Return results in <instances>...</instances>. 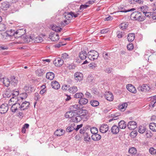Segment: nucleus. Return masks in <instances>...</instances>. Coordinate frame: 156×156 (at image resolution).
<instances>
[{"instance_id": "obj_1", "label": "nucleus", "mask_w": 156, "mask_h": 156, "mask_svg": "<svg viewBox=\"0 0 156 156\" xmlns=\"http://www.w3.org/2000/svg\"><path fill=\"white\" fill-rule=\"evenodd\" d=\"M130 17L134 20L139 22L143 21L145 19V16H144L143 13L138 11L133 12L131 14Z\"/></svg>"}, {"instance_id": "obj_2", "label": "nucleus", "mask_w": 156, "mask_h": 156, "mask_svg": "<svg viewBox=\"0 0 156 156\" xmlns=\"http://www.w3.org/2000/svg\"><path fill=\"white\" fill-rule=\"evenodd\" d=\"M43 39L42 38L38 36L37 34H31L30 36V42L32 43H39L43 41Z\"/></svg>"}, {"instance_id": "obj_3", "label": "nucleus", "mask_w": 156, "mask_h": 156, "mask_svg": "<svg viewBox=\"0 0 156 156\" xmlns=\"http://www.w3.org/2000/svg\"><path fill=\"white\" fill-rule=\"evenodd\" d=\"M98 56V53L94 50H90L87 53L88 58L91 60H94L97 59Z\"/></svg>"}, {"instance_id": "obj_4", "label": "nucleus", "mask_w": 156, "mask_h": 156, "mask_svg": "<svg viewBox=\"0 0 156 156\" xmlns=\"http://www.w3.org/2000/svg\"><path fill=\"white\" fill-rule=\"evenodd\" d=\"M74 111V113H76L77 115H80L81 117L86 116L88 113L87 110L84 109H79Z\"/></svg>"}, {"instance_id": "obj_5", "label": "nucleus", "mask_w": 156, "mask_h": 156, "mask_svg": "<svg viewBox=\"0 0 156 156\" xmlns=\"http://www.w3.org/2000/svg\"><path fill=\"white\" fill-rule=\"evenodd\" d=\"M55 66L58 67L61 66L63 64L64 61L60 58L55 59L53 62Z\"/></svg>"}, {"instance_id": "obj_6", "label": "nucleus", "mask_w": 156, "mask_h": 156, "mask_svg": "<svg viewBox=\"0 0 156 156\" xmlns=\"http://www.w3.org/2000/svg\"><path fill=\"white\" fill-rule=\"evenodd\" d=\"M25 30L23 29H20L15 32V37L18 38L22 36L25 34Z\"/></svg>"}, {"instance_id": "obj_7", "label": "nucleus", "mask_w": 156, "mask_h": 156, "mask_svg": "<svg viewBox=\"0 0 156 156\" xmlns=\"http://www.w3.org/2000/svg\"><path fill=\"white\" fill-rule=\"evenodd\" d=\"M127 126L129 129H134L137 127L136 123L134 121H131L128 122Z\"/></svg>"}, {"instance_id": "obj_8", "label": "nucleus", "mask_w": 156, "mask_h": 156, "mask_svg": "<svg viewBox=\"0 0 156 156\" xmlns=\"http://www.w3.org/2000/svg\"><path fill=\"white\" fill-rule=\"evenodd\" d=\"M49 37L51 40L53 41H57L59 39L58 34L55 33H51Z\"/></svg>"}, {"instance_id": "obj_9", "label": "nucleus", "mask_w": 156, "mask_h": 156, "mask_svg": "<svg viewBox=\"0 0 156 156\" xmlns=\"http://www.w3.org/2000/svg\"><path fill=\"white\" fill-rule=\"evenodd\" d=\"M75 80L77 81H80L83 79V74L80 72H76L74 74Z\"/></svg>"}, {"instance_id": "obj_10", "label": "nucleus", "mask_w": 156, "mask_h": 156, "mask_svg": "<svg viewBox=\"0 0 156 156\" xmlns=\"http://www.w3.org/2000/svg\"><path fill=\"white\" fill-rule=\"evenodd\" d=\"M109 129V126L107 124H103L100 128V131L102 133H105L107 132Z\"/></svg>"}, {"instance_id": "obj_11", "label": "nucleus", "mask_w": 156, "mask_h": 156, "mask_svg": "<svg viewBox=\"0 0 156 156\" xmlns=\"http://www.w3.org/2000/svg\"><path fill=\"white\" fill-rule=\"evenodd\" d=\"M105 98L108 101H112L114 99V96L112 93L110 91L106 93Z\"/></svg>"}, {"instance_id": "obj_12", "label": "nucleus", "mask_w": 156, "mask_h": 156, "mask_svg": "<svg viewBox=\"0 0 156 156\" xmlns=\"http://www.w3.org/2000/svg\"><path fill=\"white\" fill-rule=\"evenodd\" d=\"M126 88L129 91L133 93H135L136 92V90L135 87L131 84L127 85Z\"/></svg>"}, {"instance_id": "obj_13", "label": "nucleus", "mask_w": 156, "mask_h": 156, "mask_svg": "<svg viewBox=\"0 0 156 156\" xmlns=\"http://www.w3.org/2000/svg\"><path fill=\"white\" fill-rule=\"evenodd\" d=\"M12 94L11 90L9 89H7L4 92L3 97L5 98H9L11 96Z\"/></svg>"}, {"instance_id": "obj_14", "label": "nucleus", "mask_w": 156, "mask_h": 156, "mask_svg": "<svg viewBox=\"0 0 156 156\" xmlns=\"http://www.w3.org/2000/svg\"><path fill=\"white\" fill-rule=\"evenodd\" d=\"M29 105V102L25 101L22 103L20 107V104L19 103H17L13 104V105L11 107H13V106H16V107H27Z\"/></svg>"}, {"instance_id": "obj_15", "label": "nucleus", "mask_w": 156, "mask_h": 156, "mask_svg": "<svg viewBox=\"0 0 156 156\" xmlns=\"http://www.w3.org/2000/svg\"><path fill=\"white\" fill-rule=\"evenodd\" d=\"M151 101L148 106H149V107H151V106L153 107L156 106V95L151 97Z\"/></svg>"}, {"instance_id": "obj_16", "label": "nucleus", "mask_w": 156, "mask_h": 156, "mask_svg": "<svg viewBox=\"0 0 156 156\" xmlns=\"http://www.w3.org/2000/svg\"><path fill=\"white\" fill-rule=\"evenodd\" d=\"M119 128L117 126L114 125L111 128V132L113 134H117L119 132Z\"/></svg>"}, {"instance_id": "obj_17", "label": "nucleus", "mask_w": 156, "mask_h": 156, "mask_svg": "<svg viewBox=\"0 0 156 156\" xmlns=\"http://www.w3.org/2000/svg\"><path fill=\"white\" fill-rule=\"evenodd\" d=\"M51 86L53 89H58L60 87L59 83L56 81H53L51 82Z\"/></svg>"}, {"instance_id": "obj_18", "label": "nucleus", "mask_w": 156, "mask_h": 156, "mask_svg": "<svg viewBox=\"0 0 156 156\" xmlns=\"http://www.w3.org/2000/svg\"><path fill=\"white\" fill-rule=\"evenodd\" d=\"M45 72L43 69L41 68L38 69L35 71V73L38 76H42Z\"/></svg>"}, {"instance_id": "obj_19", "label": "nucleus", "mask_w": 156, "mask_h": 156, "mask_svg": "<svg viewBox=\"0 0 156 156\" xmlns=\"http://www.w3.org/2000/svg\"><path fill=\"white\" fill-rule=\"evenodd\" d=\"M10 4L9 2H5L2 3L1 8L4 10H7L9 7Z\"/></svg>"}, {"instance_id": "obj_20", "label": "nucleus", "mask_w": 156, "mask_h": 156, "mask_svg": "<svg viewBox=\"0 0 156 156\" xmlns=\"http://www.w3.org/2000/svg\"><path fill=\"white\" fill-rule=\"evenodd\" d=\"M2 82L4 85L7 87H8L10 83V81L9 79L6 77H3V79Z\"/></svg>"}, {"instance_id": "obj_21", "label": "nucleus", "mask_w": 156, "mask_h": 156, "mask_svg": "<svg viewBox=\"0 0 156 156\" xmlns=\"http://www.w3.org/2000/svg\"><path fill=\"white\" fill-rule=\"evenodd\" d=\"M10 83L12 85L14 86L17 85L18 80L15 76H13L11 78Z\"/></svg>"}, {"instance_id": "obj_22", "label": "nucleus", "mask_w": 156, "mask_h": 156, "mask_svg": "<svg viewBox=\"0 0 156 156\" xmlns=\"http://www.w3.org/2000/svg\"><path fill=\"white\" fill-rule=\"evenodd\" d=\"M46 77L47 79L51 80L54 78L55 74L52 72H48L47 73Z\"/></svg>"}, {"instance_id": "obj_23", "label": "nucleus", "mask_w": 156, "mask_h": 156, "mask_svg": "<svg viewBox=\"0 0 156 156\" xmlns=\"http://www.w3.org/2000/svg\"><path fill=\"white\" fill-rule=\"evenodd\" d=\"M92 139L94 141H98L101 139V136L98 133L93 134L91 136Z\"/></svg>"}, {"instance_id": "obj_24", "label": "nucleus", "mask_w": 156, "mask_h": 156, "mask_svg": "<svg viewBox=\"0 0 156 156\" xmlns=\"http://www.w3.org/2000/svg\"><path fill=\"white\" fill-rule=\"evenodd\" d=\"M118 126L121 129H124L126 127V124L123 120L120 121L118 123Z\"/></svg>"}, {"instance_id": "obj_25", "label": "nucleus", "mask_w": 156, "mask_h": 156, "mask_svg": "<svg viewBox=\"0 0 156 156\" xmlns=\"http://www.w3.org/2000/svg\"><path fill=\"white\" fill-rule=\"evenodd\" d=\"M87 53L85 51H81L79 54V56L82 60L85 59L87 57Z\"/></svg>"}, {"instance_id": "obj_26", "label": "nucleus", "mask_w": 156, "mask_h": 156, "mask_svg": "<svg viewBox=\"0 0 156 156\" xmlns=\"http://www.w3.org/2000/svg\"><path fill=\"white\" fill-rule=\"evenodd\" d=\"M12 97L10 100L11 101H12V99L14 98H16L17 96L19 94V90H13L12 91Z\"/></svg>"}, {"instance_id": "obj_27", "label": "nucleus", "mask_w": 156, "mask_h": 156, "mask_svg": "<svg viewBox=\"0 0 156 156\" xmlns=\"http://www.w3.org/2000/svg\"><path fill=\"white\" fill-rule=\"evenodd\" d=\"M76 116H74L72 117V120L73 122H77L80 121L82 119H83V117H81L80 115H78Z\"/></svg>"}, {"instance_id": "obj_28", "label": "nucleus", "mask_w": 156, "mask_h": 156, "mask_svg": "<svg viewBox=\"0 0 156 156\" xmlns=\"http://www.w3.org/2000/svg\"><path fill=\"white\" fill-rule=\"evenodd\" d=\"M127 38L129 41L132 42L133 41L135 38V34L133 33L128 34Z\"/></svg>"}, {"instance_id": "obj_29", "label": "nucleus", "mask_w": 156, "mask_h": 156, "mask_svg": "<svg viewBox=\"0 0 156 156\" xmlns=\"http://www.w3.org/2000/svg\"><path fill=\"white\" fill-rule=\"evenodd\" d=\"M63 16L67 20L69 19L70 18H72L71 12H65V13L63 14Z\"/></svg>"}, {"instance_id": "obj_30", "label": "nucleus", "mask_w": 156, "mask_h": 156, "mask_svg": "<svg viewBox=\"0 0 156 156\" xmlns=\"http://www.w3.org/2000/svg\"><path fill=\"white\" fill-rule=\"evenodd\" d=\"M88 102V100L87 99L83 98H80L79 101V103L80 105H85Z\"/></svg>"}, {"instance_id": "obj_31", "label": "nucleus", "mask_w": 156, "mask_h": 156, "mask_svg": "<svg viewBox=\"0 0 156 156\" xmlns=\"http://www.w3.org/2000/svg\"><path fill=\"white\" fill-rule=\"evenodd\" d=\"M75 125V124L73 123L69 126L66 129V131L68 132H70L73 131L75 129L74 128Z\"/></svg>"}, {"instance_id": "obj_32", "label": "nucleus", "mask_w": 156, "mask_h": 156, "mask_svg": "<svg viewBox=\"0 0 156 156\" xmlns=\"http://www.w3.org/2000/svg\"><path fill=\"white\" fill-rule=\"evenodd\" d=\"M150 129L153 131H156V123L152 122L149 125Z\"/></svg>"}, {"instance_id": "obj_33", "label": "nucleus", "mask_w": 156, "mask_h": 156, "mask_svg": "<svg viewBox=\"0 0 156 156\" xmlns=\"http://www.w3.org/2000/svg\"><path fill=\"white\" fill-rule=\"evenodd\" d=\"M64 133L63 130L62 129H58L55 132V134L57 136H60L62 135Z\"/></svg>"}, {"instance_id": "obj_34", "label": "nucleus", "mask_w": 156, "mask_h": 156, "mask_svg": "<svg viewBox=\"0 0 156 156\" xmlns=\"http://www.w3.org/2000/svg\"><path fill=\"white\" fill-rule=\"evenodd\" d=\"M84 137V141L87 142H89L90 140V138L89 135H88V133H84L83 135Z\"/></svg>"}, {"instance_id": "obj_35", "label": "nucleus", "mask_w": 156, "mask_h": 156, "mask_svg": "<svg viewBox=\"0 0 156 156\" xmlns=\"http://www.w3.org/2000/svg\"><path fill=\"white\" fill-rule=\"evenodd\" d=\"M70 93H74L77 91V87L76 86H73L68 89Z\"/></svg>"}, {"instance_id": "obj_36", "label": "nucleus", "mask_w": 156, "mask_h": 156, "mask_svg": "<svg viewBox=\"0 0 156 156\" xmlns=\"http://www.w3.org/2000/svg\"><path fill=\"white\" fill-rule=\"evenodd\" d=\"M52 29L53 30L56 32H60L62 30V28L59 27L56 25H53L52 27Z\"/></svg>"}, {"instance_id": "obj_37", "label": "nucleus", "mask_w": 156, "mask_h": 156, "mask_svg": "<svg viewBox=\"0 0 156 156\" xmlns=\"http://www.w3.org/2000/svg\"><path fill=\"white\" fill-rule=\"evenodd\" d=\"M129 152L131 154H134L136 153L137 151L135 148L132 147L129 149Z\"/></svg>"}, {"instance_id": "obj_38", "label": "nucleus", "mask_w": 156, "mask_h": 156, "mask_svg": "<svg viewBox=\"0 0 156 156\" xmlns=\"http://www.w3.org/2000/svg\"><path fill=\"white\" fill-rule=\"evenodd\" d=\"M91 105L93 107H97L99 105V102L96 100H91L90 102Z\"/></svg>"}, {"instance_id": "obj_39", "label": "nucleus", "mask_w": 156, "mask_h": 156, "mask_svg": "<svg viewBox=\"0 0 156 156\" xmlns=\"http://www.w3.org/2000/svg\"><path fill=\"white\" fill-rule=\"evenodd\" d=\"M143 13L144 15V16H145V18L146 17L149 18H152V12H147V11H145L144 12V13Z\"/></svg>"}, {"instance_id": "obj_40", "label": "nucleus", "mask_w": 156, "mask_h": 156, "mask_svg": "<svg viewBox=\"0 0 156 156\" xmlns=\"http://www.w3.org/2000/svg\"><path fill=\"white\" fill-rule=\"evenodd\" d=\"M146 130V128L144 126H140L138 129V132L140 133H144Z\"/></svg>"}, {"instance_id": "obj_41", "label": "nucleus", "mask_w": 156, "mask_h": 156, "mask_svg": "<svg viewBox=\"0 0 156 156\" xmlns=\"http://www.w3.org/2000/svg\"><path fill=\"white\" fill-rule=\"evenodd\" d=\"M29 125L28 124H25L22 127L21 132L23 133H26V130L27 129H28Z\"/></svg>"}, {"instance_id": "obj_42", "label": "nucleus", "mask_w": 156, "mask_h": 156, "mask_svg": "<svg viewBox=\"0 0 156 156\" xmlns=\"http://www.w3.org/2000/svg\"><path fill=\"white\" fill-rule=\"evenodd\" d=\"M128 26L127 23H122L120 24L119 25L120 28L122 30L126 29Z\"/></svg>"}, {"instance_id": "obj_43", "label": "nucleus", "mask_w": 156, "mask_h": 156, "mask_svg": "<svg viewBox=\"0 0 156 156\" xmlns=\"http://www.w3.org/2000/svg\"><path fill=\"white\" fill-rule=\"evenodd\" d=\"M83 96V94L82 93H77L74 95V97L76 98H81Z\"/></svg>"}, {"instance_id": "obj_44", "label": "nucleus", "mask_w": 156, "mask_h": 156, "mask_svg": "<svg viewBox=\"0 0 156 156\" xmlns=\"http://www.w3.org/2000/svg\"><path fill=\"white\" fill-rule=\"evenodd\" d=\"M62 60H63V61L66 60L69 58V55L66 53H64L62 54Z\"/></svg>"}, {"instance_id": "obj_45", "label": "nucleus", "mask_w": 156, "mask_h": 156, "mask_svg": "<svg viewBox=\"0 0 156 156\" xmlns=\"http://www.w3.org/2000/svg\"><path fill=\"white\" fill-rule=\"evenodd\" d=\"M90 132L93 134L98 133V129L95 127H93L90 129Z\"/></svg>"}, {"instance_id": "obj_46", "label": "nucleus", "mask_w": 156, "mask_h": 156, "mask_svg": "<svg viewBox=\"0 0 156 156\" xmlns=\"http://www.w3.org/2000/svg\"><path fill=\"white\" fill-rule=\"evenodd\" d=\"M7 35L9 36H14L15 37V32L14 30H11L9 31H8V32L7 33Z\"/></svg>"}, {"instance_id": "obj_47", "label": "nucleus", "mask_w": 156, "mask_h": 156, "mask_svg": "<svg viewBox=\"0 0 156 156\" xmlns=\"http://www.w3.org/2000/svg\"><path fill=\"white\" fill-rule=\"evenodd\" d=\"M117 37L118 38H121L124 35V33L120 31H118L117 32Z\"/></svg>"}, {"instance_id": "obj_48", "label": "nucleus", "mask_w": 156, "mask_h": 156, "mask_svg": "<svg viewBox=\"0 0 156 156\" xmlns=\"http://www.w3.org/2000/svg\"><path fill=\"white\" fill-rule=\"evenodd\" d=\"M9 108H0V113L1 114H4L8 110Z\"/></svg>"}, {"instance_id": "obj_49", "label": "nucleus", "mask_w": 156, "mask_h": 156, "mask_svg": "<svg viewBox=\"0 0 156 156\" xmlns=\"http://www.w3.org/2000/svg\"><path fill=\"white\" fill-rule=\"evenodd\" d=\"M6 29L5 25L4 24L0 23V31H4Z\"/></svg>"}, {"instance_id": "obj_50", "label": "nucleus", "mask_w": 156, "mask_h": 156, "mask_svg": "<svg viewBox=\"0 0 156 156\" xmlns=\"http://www.w3.org/2000/svg\"><path fill=\"white\" fill-rule=\"evenodd\" d=\"M130 58V56L129 55H126L124 58H122L123 60L125 61V62L126 63L129 62L130 60L129 59Z\"/></svg>"}, {"instance_id": "obj_51", "label": "nucleus", "mask_w": 156, "mask_h": 156, "mask_svg": "<svg viewBox=\"0 0 156 156\" xmlns=\"http://www.w3.org/2000/svg\"><path fill=\"white\" fill-rule=\"evenodd\" d=\"M149 152L152 154H154L156 153V149L153 147H151L149 150Z\"/></svg>"}, {"instance_id": "obj_52", "label": "nucleus", "mask_w": 156, "mask_h": 156, "mask_svg": "<svg viewBox=\"0 0 156 156\" xmlns=\"http://www.w3.org/2000/svg\"><path fill=\"white\" fill-rule=\"evenodd\" d=\"M76 67V66L74 64H72L69 65L67 66V68L69 69H74Z\"/></svg>"}, {"instance_id": "obj_53", "label": "nucleus", "mask_w": 156, "mask_h": 156, "mask_svg": "<svg viewBox=\"0 0 156 156\" xmlns=\"http://www.w3.org/2000/svg\"><path fill=\"white\" fill-rule=\"evenodd\" d=\"M41 87L42 88V89L40 91V94L42 95L45 92L46 90H45V88H46V86L43 85Z\"/></svg>"}, {"instance_id": "obj_54", "label": "nucleus", "mask_w": 156, "mask_h": 156, "mask_svg": "<svg viewBox=\"0 0 156 156\" xmlns=\"http://www.w3.org/2000/svg\"><path fill=\"white\" fill-rule=\"evenodd\" d=\"M69 86H67L65 84L63 85L62 87V89L63 90H68V89H69Z\"/></svg>"}, {"instance_id": "obj_55", "label": "nucleus", "mask_w": 156, "mask_h": 156, "mask_svg": "<svg viewBox=\"0 0 156 156\" xmlns=\"http://www.w3.org/2000/svg\"><path fill=\"white\" fill-rule=\"evenodd\" d=\"M140 8L141 11L144 13V12L147 11V10L148 9V8L146 5H145L144 6L141 7Z\"/></svg>"}, {"instance_id": "obj_56", "label": "nucleus", "mask_w": 156, "mask_h": 156, "mask_svg": "<svg viewBox=\"0 0 156 156\" xmlns=\"http://www.w3.org/2000/svg\"><path fill=\"white\" fill-rule=\"evenodd\" d=\"M127 48L129 50H131L133 48V44H129L127 45Z\"/></svg>"}, {"instance_id": "obj_57", "label": "nucleus", "mask_w": 156, "mask_h": 156, "mask_svg": "<svg viewBox=\"0 0 156 156\" xmlns=\"http://www.w3.org/2000/svg\"><path fill=\"white\" fill-rule=\"evenodd\" d=\"M145 89V88H144V87H143V85L142 86H139L137 88L138 90L140 91L146 92Z\"/></svg>"}, {"instance_id": "obj_58", "label": "nucleus", "mask_w": 156, "mask_h": 156, "mask_svg": "<svg viewBox=\"0 0 156 156\" xmlns=\"http://www.w3.org/2000/svg\"><path fill=\"white\" fill-rule=\"evenodd\" d=\"M89 6V5H81L80 6V9L81 10L84 9H86Z\"/></svg>"}, {"instance_id": "obj_59", "label": "nucleus", "mask_w": 156, "mask_h": 156, "mask_svg": "<svg viewBox=\"0 0 156 156\" xmlns=\"http://www.w3.org/2000/svg\"><path fill=\"white\" fill-rule=\"evenodd\" d=\"M127 103L126 102H125L122 104L119 105L118 107H127Z\"/></svg>"}, {"instance_id": "obj_60", "label": "nucleus", "mask_w": 156, "mask_h": 156, "mask_svg": "<svg viewBox=\"0 0 156 156\" xmlns=\"http://www.w3.org/2000/svg\"><path fill=\"white\" fill-rule=\"evenodd\" d=\"M152 134L150 131H147L146 133V136L147 138L150 137L152 136Z\"/></svg>"}, {"instance_id": "obj_61", "label": "nucleus", "mask_w": 156, "mask_h": 156, "mask_svg": "<svg viewBox=\"0 0 156 156\" xmlns=\"http://www.w3.org/2000/svg\"><path fill=\"white\" fill-rule=\"evenodd\" d=\"M143 86L144 88H145V90L146 91H148L150 89V87L147 85L144 84L143 85Z\"/></svg>"}, {"instance_id": "obj_62", "label": "nucleus", "mask_w": 156, "mask_h": 156, "mask_svg": "<svg viewBox=\"0 0 156 156\" xmlns=\"http://www.w3.org/2000/svg\"><path fill=\"white\" fill-rule=\"evenodd\" d=\"M109 31V30L108 29H105L101 30V33L102 34H106Z\"/></svg>"}, {"instance_id": "obj_63", "label": "nucleus", "mask_w": 156, "mask_h": 156, "mask_svg": "<svg viewBox=\"0 0 156 156\" xmlns=\"http://www.w3.org/2000/svg\"><path fill=\"white\" fill-rule=\"evenodd\" d=\"M89 66L90 67H92V68L94 69L97 66V65L96 64L92 63L89 65Z\"/></svg>"}, {"instance_id": "obj_64", "label": "nucleus", "mask_w": 156, "mask_h": 156, "mask_svg": "<svg viewBox=\"0 0 156 156\" xmlns=\"http://www.w3.org/2000/svg\"><path fill=\"white\" fill-rule=\"evenodd\" d=\"M103 57L105 60L108 59L109 58L107 53H105V54L103 53Z\"/></svg>"}]
</instances>
